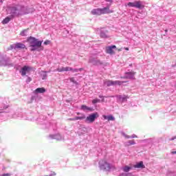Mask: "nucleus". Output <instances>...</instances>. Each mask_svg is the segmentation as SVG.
I'll list each match as a JSON object with an SVG mask.
<instances>
[{
    "label": "nucleus",
    "mask_w": 176,
    "mask_h": 176,
    "mask_svg": "<svg viewBox=\"0 0 176 176\" xmlns=\"http://www.w3.org/2000/svg\"><path fill=\"white\" fill-rule=\"evenodd\" d=\"M171 140V141H173V140H175V138H172V139H170Z\"/></svg>",
    "instance_id": "nucleus-46"
},
{
    "label": "nucleus",
    "mask_w": 176,
    "mask_h": 176,
    "mask_svg": "<svg viewBox=\"0 0 176 176\" xmlns=\"http://www.w3.org/2000/svg\"><path fill=\"white\" fill-rule=\"evenodd\" d=\"M78 71H83V68H80V69H78Z\"/></svg>",
    "instance_id": "nucleus-41"
},
{
    "label": "nucleus",
    "mask_w": 176,
    "mask_h": 176,
    "mask_svg": "<svg viewBox=\"0 0 176 176\" xmlns=\"http://www.w3.org/2000/svg\"><path fill=\"white\" fill-rule=\"evenodd\" d=\"M28 82H31V78H28Z\"/></svg>",
    "instance_id": "nucleus-44"
},
{
    "label": "nucleus",
    "mask_w": 176,
    "mask_h": 176,
    "mask_svg": "<svg viewBox=\"0 0 176 176\" xmlns=\"http://www.w3.org/2000/svg\"><path fill=\"white\" fill-rule=\"evenodd\" d=\"M14 49H19L20 50H23V49H25L27 50V48L25 47V45L21 43H16L14 45Z\"/></svg>",
    "instance_id": "nucleus-11"
},
{
    "label": "nucleus",
    "mask_w": 176,
    "mask_h": 176,
    "mask_svg": "<svg viewBox=\"0 0 176 176\" xmlns=\"http://www.w3.org/2000/svg\"><path fill=\"white\" fill-rule=\"evenodd\" d=\"M99 98H102V102H104V96H99Z\"/></svg>",
    "instance_id": "nucleus-34"
},
{
    "label": "nucleus",
    "mask_w": 176,
    "mask_h": 176,
    "mask_svg": "<svg viewBox=\"0 0 176 176\" xmlns=\"http://www.w3.org/2000/svg\"><path fill=\"white\" fill-rule=\"evenodd\" d=\"M128 143L129 145H134L135 144V142L134 140H129Z\"/></svg>",
    "instance_id": "nucleus-24"
},
{
    "label": "nucleus",
    "mask_w": 176,
    "mask_h": 176,
    "mask_svg": "<svg viewBox=\"0 0 176 176\" xmlns=\"http://www.w3.org/2000/svg\"><path fill=\"white\" fill-rule=\"evenodd\" d=\"M102 117L104 118V119H105V120H108V116H105V115H104V116H102Z\"/></svg>",
    "instance_id": "nucleus-32"
},
{
    "label": "nucleus",
    "mask_w": 176,
    "mask_h": 176,
    "mask_svg": "<svg viewBox=\"0 0 176 176\" xmlns=\"http://www.w3.org/2000/svg\"><path fill=\"white\" fill-rule=\"evenodd\" d=\"M165 32H167V30H165Z\"/></svg>",
    "instance_id": "nucleus-48"
},
{
    "label": "nucleus",
    "mask_w": 176,
    "mask_h": 176,
    "mask_svg": "<svg viewBox=\"0 0 176 176\" xmlns=\"http://www.w3.org/2000/svg\"><path fill=\"white\" fill-rule=\"evenodd\" d=\"M135 168H145L143 162H140L134 166Z\"/></svg>",
    "instance_id": "nucleus-14"
},
{
    "label": "nucleus",
    "mask_w": 176,
    "mask_h": 176,
    "mask_svg": "<svg viewBox=\"0 0 176 176\" xmlns=\"http://www.w3.org/2000/svg\"><path fill=\"white\" fill-rule=\"evenodd\" d=\"M113 49H116V45H111L106 47V52L108 54H115Z\"/></svg>",
    "instance_id": "nucleus-8"
},
{
    "label": "nucleus",
    "mask_w": 176,
    "mask_h": 176,
    "mask_svg": "<svg viewBox=\"0 0 176 176\" xmlns=\"http://www.w3.org/2000/svg\"><path fill=\"white\" fill-rule=\"evenodd\" d=\"M94 104H97V102H100V99H94L92 100Z\"/></svg>",
    "instance_id": "nucleus-26"
},
{
    "label": "nucleus",
    "mask_w": 176,
    "mask_h": 176,
    "mask_svg": "<svg viewBox=\"0 0 176 176\" xmlns=\"http://www.w3.org/2000/svg\"><path fill=\"white\" fill-rule=\"evenodd\" d=\"M0 2H2V0H1V1H0Z\"/></svg>",
    "instance_id": "nucleus-50"
},
{
    "label": "nucleus",
    "mask_w": 176,
    "mask_h": 176,
    "mask_svg": "<svg viewBox=\"0 0 176 176\" xmlns=\"http://www.w3.org/2000/svg\"><path fill=\"white\" fill-rule=\"evenodd\" d=\"M125 74L126 76L125 77H123L124 79H135L134 75H135V72H126Z\"/></svg>",
    "instance_id": "nucleus-9"
},
{
    "label": "nucleus",
    "mask_w": 176,
    "mask_h": 176,
    "mask_svg": "<svg viewBox=\"0 0 176 176\" xmlns=\"http://www.w3.org/2000/svg\"><path fill=\"white\" fill-rule=\"evenodd\" d=\"M8 107L7 106V107H5L3 108V109H8Z\"/></svg>",
    "instance_id": "nucleus-43"
},
{
    "label": "nucleus",
    "mask_w": 176,
    "mask_h": 176,
    "mask_svg": "<svg viewBox=\"0 0 176 176\" xmlns=\"http://www.w3.org/2000/svg\"><path fill=\"white\" fill-rule=\"evenodd\" d=\"M127 98H129V97L124 96V98H122V101H126Z\"/></svg>",
    "instance_id": "nucleus-30"
},
{
    "label": "nucleus",
    "mask_w": 176,
    "mask_h": 176,
    "mask_svg": "<svg viewBox=\"0 0 176 176\" xmlns=\"http://www.w3.org/2000/svg\"><path fill=\"white\" fill-rule=\"evenodd\" d=\"M124 49L127 51L129 50V47H124Z\"/></svg>",
    "instance_id": "nucleus-45"
},
{
    "label": "nucleus",
    "mask_w": 176,
    "mask_h": 176,
    "mask_svg": "<svg viewBox=\"0 0 176 176\" xmlns=\"http://www.w3.org/2000/svg\"><path fill=\"white\" fill-rule=\"evenodd\" d=\"M138 137H137V135H133L131 137V138H137Z\"/></svg>",
    "instance_id": "nucleus-36"
},
{
    "label": "nucleus",
    "mask_w": 176,
    "mask_h": 176,
    "mask_svg": "<svg viewBox=\"0 0 176 176\" xmlns=\"http://www.w3.org/2000/svg\"><path fill=\"white\" fill-rule=\"evenodd\" d=\"M74 118H75V120H83V119L86 118V116L82 114V116H76Z\"/></svg>",
    "instance_id": "nucleus-20"
},
{
    "label": "nucleus",
    "mask_w": 176,
    "mask_h": 176,
    "mask_svg": "<svg viewBox=\"0 0 176 176\" xmlns=\"http://www.w3.org/2000/svg\"><path fill=\"white\" fill-rule=\"evenodd\" d=\"M81 109L82 111H93V109L91 107H89L85 105V104H82L81 106Z\"/></svg>",
    "instance_id": "nucleus-17"
},
{
    "label": "nucleus",
    "mask_w": 176,
    "mask_h": 176,
    "mask_svg": "<svg viewBox=\"0 0 176 176\" xmlns=\"http://www.w3.org/2000/svg\"><path fill=\"white\" fill-rule=\"evenodd\" d=\"M122 170H123V171H124V173H129L131 170V167L129 166H125L122 168Z\"/></svg>",
    "instance_id": "nucleus-21"
},
{
    "label": "nucleus",
    "mask_w": 176,
    "mask_h": 176,
    "mask_svg": "<svg viewBox=\"0 0 176 176\" xmlns=\"http://www.w3.org/2000/svg\"><path fill=\"white\" fill-rule=\"evenodd\" d=\"M11 14L12 17H18V16H21L20 8H19V6L12 7L11 9Z\"/></svg>",
    "instance_id": "nucleus-5"
},
{
    "label": "nucleus",
    "mask_w": 176,
    "mask_h": 176,
    "mask_svg": "<svg viewBox=\"0 0 176 176\" xmlns=\"http://www.w3.org/2000/svg\"><path fill=\"white\" fill-rule=\"evenodd\" d=\"M34 93L35 94L46 93V89H45L44 87L37 88L34 90Z\"/></svg>",
    "instance_id": "nucleus-12"
},
{
    "label": "nucleus",
    "mask_w": 176,
    "mask_h": 176,
    "mask_svg": "<svg viewBox=\"0 0 176 176\" xmlns=\"http://www.w3.org/2000/svg\"><path fill=\"white\" fill-rule=\"evenodd\" d=\"M46 78H47V75L46 74L43 75V79H46Z\"/></svg>",
    "instance_id": "nucleus-37"
},
{
    "label": "nucleus",
    "mask_w": 176,
    "mask_h": 176,
    "mask_svg": "<svg viewBox=\"0 0 176 176\" xmlns=\"http://www.w3.org/2000/svg\"><path fill=\"white\" fill-rule=\"evenodd\" d=\"M68 120H69L70 122H72V121H75V118H69Z\"/></svg>",
    "instance_id": "nucleus-31"
},
{
    "label": "nucleus",
    "mask_w": 176,
    "mask_h": 176,
    "mask_svg": "<svg viewBox=\"0 0 176 176\" xmlns=\"http://www.w3.org/2000/svg\"><path fill=\"white\" fill-rule=\"evenodd\" d=\"M70 71H72V72H78V71H79V70H78V69H73V68H72V70H70Z\"/></svg>",
    "instance_id": "nucleus-27"
},
{
    "label": "nucleus",
    "mask_w": 176,
    "mask_h": 176,
    "mask_svg": "<svg viewBox=\"0 0 176 176\" xmlns=\"http://www.w3.org/2000/svg\"><path fill=\"white\" fill-rule=\"evenodd\" d=\"M125 138H131V137L129 136V135H125Z\"/></svg>",
    "instance_id": "nucleus-38"
},
{
    "label": "nucleus",
    "mask_w": 176,
    "mask_h": 176,
    "mask_svg": "<svg viewBox=\"0 0 176 176\" xmlns=\"http://www.w3.org/2000/svg\"><path fill=\"white\" fill-rule=\"evenodd\" d=\"M74 78H70L71 82H74Z\"/></svg>",
    "instance_id": "nucleus-39"
},
{
    "label": "nucleus",
    "mask_w": 176,
    "mask_h": 176,
    "mask_svg": "<svg viewBox=\"0 0 176 176\" xmlns=\"http://www.w3.org/2000/svg\"><path fill=\"white\" fill-rule=\"evenodd\" d=\"M107 120L109 122V120H115V118H113V116H107Z\"/></svg>",
    "instance_id": "nucleus-23"
},
{
    "label": "nucleus",
    "mask_w": 176,
    "mask_h": 176,
    "mask_svg": "<svg viewBox=\"0 0 176 176\" xmlns=\"http://www.w3.org/2000/svg\"><path fill=\"white\" fill-rule=\"evenodd\" d=\"M50 43V41L47 40L44 42V45H49Z\"/></svg>",
    "instance_id": "nucleus-28"
},
{
    "label": "nucleus",
    "mask_w": 176,
    "mask_h": 176,
    "mask_svg": "<svg viewBox=\"0 0 176 176\" xmlns=\"http://www.w3.org/2000/svg\"><path fill=\"white\" fill-rule=\"evenodd\" d=\"M34 47V48H32V49H31V52H34V51L36 50V47Z\"/></svg>",
    "instance_id": "nucleus-35"
},
{
    "label": "nucleus",
    "mask_w": 176,
    "mask_h": 176,
    "mask_svg": "<svg viewBox=\"0 0 176 176\" xmlns=\"http://www.w3.org/2000/svg\"><path fill=\"white\" fill-rule=\"evenodd\" d=\"M128 6L129 8H136V9H144L145 6L141 1H135L134 2H129Z\"/></svg>",
    "instance_id": "nucleus-2"
},
{
    "label": "nucleus",
    "mask_w": 176,
    "mask_h": 176,
    "mask_svg": "<svg viewBox=\"0 0 176 176\" xmlns=\"http://www.w3.org/2000/svg\"><path fill=\"white\" fill-rule=\"evenodd\" d=\"M0 113H2V111H0Z\"/></svg>",
    "instance_id": "nucleus-49"
},
{
    "label": "nucleus",
    "mask_w": 176,
    "mask_h": 176,
    "mask_svg": "<svg viewBox=\"0 0 176 176\" xmlns=\"http://www.w3.org/2000/svg\"><path fill=\"white\" fill-rule=\"evenodd\" d=\"M56 71H58V72H68V71H72V67H62L60 68H58L56 69Z\"/></svg>",
    "instance_id": "nucleus-10"
},
{
    "label": "nucleus",
    "mask_w": 176,
    "mask_h": 176,
    "mask_svg": "<svg viewBox=\"0 0 176 176\" xmlns=\"http://www.w3.org/2000/svg\"><path fill=\"white\" fill-rule=\"evenodd\" d=\"M101 38H109V36H107V34L104 32L100 33Z\"/></svg>",
    "instance_id": "nucleus-22"
},
{
    "label": "nucleus",
    "mask_w": 176,
    "mask_h": 176,
    "mask_svg": "<svg viewBox=\"0 0 176 176\" xmlns=\"http://www.w3.org/2000/svg\"><path fill=\"white\" fill-rule=\"evenodd\" d=\"M10 20H12V19L9 16H7L6 18H5L3 21H2V24L5 25V24H8V23H9V21H10Z\"/></svg>",
    "instance_id": "nucleus-19"
},
{
    "label": "nucleus",
    "mask_w": 176,
    "mask_h": 176,
    "mask_svg": "<svg viewBox=\"0 0 176 176\" xmlns=\"http://www.w3.org/2000/svg\"><path fill=\"white\" fill-rule=\"evenodd\" d=\"M104 85L106 86H113V80H106L104 81Z\"/></svg>",
    "instance_id": "nucleus-15"
},
{
    "label": "nucleus",
    "mask_w": 176,
    "mask_h": 176,
    "mask_svg": "<svg viewBox=\"0 0 176 176\" xmlns=\"http://www.w3.org/2000/svg\"><path fill=\"white\" fill-rule=\"evenodd\" d=\"M100 115H98V113H93L88 116L87 118L85 117V122L87 123H94V122L96 121V119H97Z\"/></svg>",
    "instance_id": "nucleus-3"
},
{
    "label": "nucleus",
    "mask_w": 176,
    "mask_h": 176,
    "mask_svg": "<svg viewBox=\"0 0 176 176\" xmlns=\"http://www.w3.org/2000/svg\"><path fill=\"white\" fill-rule=\"evenodd\" d=\"M92 14H98V16L101 15L100 10V8L94 9L91 11Z\"/></svg>",
    "instance_id": "nucleus-18"
},
{
    "label": "nucleus",
    "mask_w": 176,
    "mask_h": 176,
    "mask_svg": "<svg viewBox=\"0 0 176 176\" xmlns=\"http://www.w3.org/2000/svg\"><path fill=\"white\" fill-rule=\"evenodd\" d=\"M31 47H41L42 46V41H38L35 37H30L28 39Z\"/></svg>",
    "instance_id": "nucleus-1"
},
{
    "label": "nucleus",
    "mask_w": 176,
    "mask_h": 176,
    "mask_svg": "<svg viewBox=\"0 0 176 176\" xmlns=\"http://www.w3.org/2000/svg\"><path fill=\"white\" fill-rule=\"evenodd\" d=\"M101 64H102V62H101L100 60H96L95 63L96 65H101Z\"/></svg>",
    "instance_id": "nucleus-25"
},
{
    "label": "nucleus",
    "mask_w": 176,
    "mask_h": 176,
    "mask_svg": "<svg viewBox=\"0 0 176 176\" xmlns=\"http://www.w3.org/2000/svg\"><path fill=\"white\" fill-rule=\"evenodd\" d=\"M19 8H20L19 9V13L21 16V14H25V13H27V8L24 7V6H19Z\"/></svg>",
    "instance_id": "nucleus-13"
},
{
    "label": "nucleus",
    "mask_w": 176,
    "mask_h": 176,
    "mask_svg": "<svg viewBox=\"0 0 176 176\" xmlns=\"http://www.w3.org/2000/svg\"><path fill=\"white\" fill-rule=\"evenodd\" d=\"M2 176H10V173H5V174H3Z\"/></svg>",
    "instance_id": "nucleus-33"
},
{
    "label": "nucleus",
    "mask_w": 176,
    "mask_h": 176,
    "mask_svg": "<svg viewBox=\"0 0 176 176\" xmlns=\"http://www.w3.org/2000/svg\"><path fill=\"white\" fill-rule=\"evenodd\" d=\"M172 154L173 155H175L176 154V151H172Z\"/></svg>",
    "instance_id": "nucleus-40"
},
{
    "label": "nucleus",
    "mask_w": 176,
    "mask_h": 176,
    "mask_svg": "<svg viewBox=\"0 0 176 176\" xmlns=\"http://www.w3.org/2000/svg\"><path fill=\"white\" fill-rule=\"evenodd\" d=\"M126 81H120V80H116L113 81V86H120L123 85V83H126Z\"/></svg>",
    "instance_id": "nucleus-16"
},
{
    "label": "nucleus",
    "mask_w": 176,
    "mask_h": 176,
    "mask_svg": "<svg viewBox=\"0 0 176 176\" xmlns=\"http://www.w3.org/2000/svg\"><path fill=\"white\" fill-rule=\"evenodd\" d=\"M118 52H122V48L118 50Z\"/></svg>",
    "instance_id": "nucleus-42"
},
{
    "label": "nucleus",
    "mask_w": 176,
    "mask_h": 176,
    "mask_svg": "<svg viewBox=\"0 0 176 176\" xmlns=\"http://www.w3.org/2000/svg\"><path fill=\"white\" fill-rule=\"evenodd\" d=\"M77 113V115H80V113Z\"/></svg>",
    "instance_id": "nucleus-47"
},
{
    "label": "nucleus",
    "mask_w": 176,
    "mask_h": 176,
    "mask_svg": "<svg viewBox=\"0 0 176 176\" xmlns=\"http://www.w3.org/2000/svg\"><path fill=\"white\" fill-rule=\"evenodd\" d=\"M100 14H108L109 13H113V11L109 10V6L104 8H100Z\"/></svg>",
    "instance_id": "nucleus-6"
},
{
    "label": "nucleus",
    "mask_w": 176,
    "mask_h": 176,
    "mask_svg": "<svg viewBox=\"0 0 176 176\" xmlns=\"http://www.w3.org/2000/svg\"><path fill=\"white\" fill-rule=\"evenodd\" d=\"M25 32H27V30H24V31H23V32L21 33V35H22V36H25V34H25Z\"/></svg>",
    "instance_id": "nucleus-29"
},
{
    "label": "nucleus",
    "mask_w": 176,
    "mask_h": 176,
    "mask_svg": "<svg viewBox=\"0 0 176 176\" xmlns=\"http://www.w3.org/2000/svg\"><path fill=\"white\" fill-rule=\"evenodd\" d=\"M99 166L101 170H106L107 171L111 170V164H109V163H108L105 160H101L99 162Z\"/></svg>",
    "instance_id": "nucleus-4"
},
{
    "label": "nucleus",
    "mask_w": 176,
    "mask_h": 176,
    "mask_svg": "<svg viewBox=\"0 0 176 176\" xmlns=\"http://www.w3.org/2000/svg\"><path fill=\"white\" fill-rule=\"evenodd\" d=\"M30 70L31 67H30L29 66H24L23 67H22L21 70V74L22 76H25V75H27V72H30Z\"/></svg>",
    "instance_id": "nucleus-7"
}]
</instances>
